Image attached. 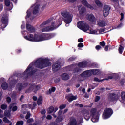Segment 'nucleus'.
I'll list each match as a JSON object with an SVG mask.
<instances>
[{
  "instance_id": "1",
  "label": "nucleus",
  "mask_w": 125,
  "mask_h": 125,
  "mask_svg": "<svg viewBox=\"0 0 125 125\" xmlns=\"http://www.w3.org/2000/svg\"><path fill=\"white\" fill-rule=\"evenodd\" d=\"M30 65H31V67H32V70L30 71H31L33 75V74L37 72V69H35L34 67L39 69H43L46 67L51 66V63L49 62L48 59L40 58L37 59L36 62H32Z\"/></svg>"
},
{
  "instance_id": "2",
  "label": "nucleus",
  "mask_w": 125,
  "mask_h": 125,
  "mask_svg": "<svg viewBox=\"0 0 125 125\" xmlns=\"http://www.w3.org/2000/svg\"><path fill=\"white\" fill-rule=\"evenodd\" d=\"M97 109L96 108H92L90 110V113L89 114V111L86 109L82 110L80 114L82 116L84 117L86 121H88L90 119V117H92L91 119L92 122L93 123H97L99 120V116L97 115L96 112Z\"/></svg>"
},
{
  "instance_id": "3",
  "label": "nucleus",
  "mask_w": 125,
  "mask_h": 125,
  "mask_svg": "<svg viewBox=\"0 0 125 125\" xmlns=\"http://www.w3.org/2000/svg\"><path fill=\"white\" fill-rule=\"evenodd\" d=\"M49 23H50V20H48L40 25L42 32H49V31H52L53 30H54V29L58 28V27L62 24V20H61V18H60L59 19L58 21H57L56 22H53L52 24V26L53 27H50V26L45 27V26H46L47 24H49Z\"/></svg>"
},
{
  "instance_id": "4",
  "label": "nucleus",
  "mask_w": 125,
  "mask_h": 125,
  "mask_svg": "<svg viewBox=\"0 0 125 125\" xmlns=\"http://www.w3.org/2000/svg\"><path fill=\"white\" fill-rule=\"evenodd\" d=\"M61 14L64 18L66 27H69V24L72 22V20H73V15L66 11L62 12Z\"/></svg>"
},
{
  "instance_id": "5",
  "label": "nucleus",
  "mask_w": 125,
  "mask_h": 125,
  "mask_svg": "<svg viewBox=\"0 0 125 125\" xmlns=\"http://www.w3.org/2000/svg\"><path fill=\"white\" fill-rule=\"evenodd\" d=\"M77 27L80 30H82V31L88 33V34H91L90 31L92 29L89 27V25L86 22L83 21H79L77 23Z\"/></svg>"
},
{
  "instance_id": "6",
  "label": "nucleus",
  "mask_w": 125,
  "mask_h": 125,
  "mask_svg": "<svg viewBox=\"0 0 125 125\" xmlns=\"http://www.w3.org/2000/svg\"><path fill=\"white\" fill-rule=\"evenodd\" d=\"M91 75H92V70H89L85 71L80 74L79 77L78 81L79 82H83V81H84V80L88 78V77H90Z\"/></svg>"
},
{
  "instance_id": "7",
  "label": "nucleus",
  "mask_w": 125,
  "mask_h": 125,
  "mask_svg": "<svg viewBox=\"0 0 125 125\" xmlns=\"http://www.w3.org/2000/svg\"><path fill=\"white\" fill-rule=\"evenodd\" d=\"M113 115V110L110 108L105 109L103 113L102 118L104 120L109 119Z\"/></svg>"
},
{
  "instance_id": "8",
  "label": "nucleus",
  "mask_w": 125,
  "mask_h": 125,
  "mask_svg": "<svg viewBox=\"0 0 125 125\" xmlns=\"http://www.w3.org/2000/svg\"><path fill=\"white\" fill-rule=\"evenodd\" d=\"M24 38L30 42H40V35L35 34L34 36L32 34H29L28 36H24Z\"/></svg>"
},
{
  "instance_id": "9",
  "label": "nucleus",
  "mask_w": 125,
  "mask_h": 125,
  "mask_svg": "<svg viewBox=\"0 0 125 125\" xmlns=\"http://www.w3.org/2000/svg\"><path fill=\"white\" fill-rule=\"evenodd\" d=\"M31 9H33V14H37L39 12V6L38 5H35L32 6L31 9L28 10L27 11V15L26 16V19H28V18H30V19H32L31 17Z\"/></svg>"
},
{
  "instance_id": "10",
  "label": "nucleus",
  "mask_w": 125,
  "mask_h": 125,
  "mask_svg": "<svg viewBox=\"0 0 125 125\" xmlns=\"http://www.w3.org/2000/svg\"><path fill=\"white\" fill-rule=\"evenodd\" d=\"M32 66V64H30L26 70L25 71V72L23 73V74L21 75L20 77L22 78V77H24V78H28L29 76H31V75H33V72H32V70H33V67Z\"/></svg>"
},
{
  "instance_id": "11",
  "label": "nucleus",
  "mask_w": 125,
  "mask_h": 125,
  "mask_svg": "<svg viewBox=\"0 0 125 125\" xmlns=\"http://www.w3.org/2000/svg\"><path fill=\"white\" fill-rule=\"evenodd\" d=\"M40 88H41V85H36L34 84H32L30 85L29 88L26 91V93H29V92H31V91H33V92H37V91L39 90Z\"/></svg>"
},
{
  "instance_id": "12",
  "label": "nucleus",
  "mask_w": 125,
  "mask_h": 125,
  "mask_svg": "<svg viewBox=\"0 0 125 125\" xmlns=\"http://www.w3.org/2000/svg\"><path fill=\"white\" fill-rule=\"evenodd\" d=\"M58 114L59 116L56 120V121L57 122H62V121H63V120L65 119V118H66L65 114H62V115H61L62 114V110H60Z\"/></svg>"
},
{
  "instance_id": "13",
  "label": "nucleus",
  "mask_w": 125,
  "mask_h": 125,
  "mask_svg": "<svg viewBox=\"0 0 125 125\" xmlns=\"http://www.w3.org/2000/svg\"><path fill=\"white\" fill-rule=\"evenodd\" d=\"M40 37V42L42 41H46L47 40H50L51 39V35L50 34H43L39 35Z\"/></svg>"
},
{
  "instance_id": "14",
  "label": "nucleus",
  "mask_w": 125,
  "mask_h": 125,
  "mask_svg": "<svg viewBox=\"0 0 125 125\" xmlns=\"http://www.w3.org/2000/svg\"><path fill=\"white\" fill-rule=\"evenodd\" d=\"M104 32H105V29H104L100 30L98 29L94 30L92 29L91 31H90V33H91L90 34L92 35H99L100 34H103Z\"/></svg>"
},
{
  "instance_id": "15",
  "label": "nucleus",
  "mask_w": 125,
  "mask_h": 125,
  "mask_svg": "<svg viewBox=\"0 0 125 125\" xmlns=\"http://www.w3.org/2000/svg\"><path fill=\"white\" fill-rule=\"evenodd\" d=\"M103 11L104 17H107L110 13V7L108 6H105L103 8Z\"/></svg>"
},
{
  "instance_id": "16",
  "label": "nucleus",
  "mask_w": 125,
  "mask_h": 125,
  "mask_svg": "<svg viewBox=\"0 0 125 125\" xmlns=\"http://www.w3.org/2000/svg\"><path fill=\"white\" fill-rule=\"evenodd\" d=\"M82 4H83L85 6V7H87V8H89V9H91V10H93V9H94L93 6L89 4L86 0H82Z\"/></svg>"
},
{
  "instance_id": "17",
  "label": "nucleus",
  "mask_w": 125,
  "mask_h": 125,
  "mask_svg": "<svg viewBox=\"0 0 125 125\" xmlns=\"http://www.w3.org/2000/svg\"><path fill=\"white\" fill-rule=\"evenodd\" d=\"M86 19L89 20V21H90V22H92V23L95 22V17H94V15H93V14H88L86 15Z\"/></svg>"
},
{
  "instance_id": "18",
  "label": "nucleus",
  "mask_w": 125,
  "mask_h": 125,
  "mask_svg": "<svg viewBox=\"0 0 125 125\" xmlns=\"http://www.w3.org/2000/svg\"><path fill=\"white\" fill-rule=\"evenodd\" d=\"M60 62L59 61H57L53 65V71L56 72L60 69Z\"/></svg>"
},
{
  "instance_id": "19",
  "label": "nucleus",
  "mask_w": 125,
  "mask_h": 125,
  "mask_svg": "<svg viewBox=\"0 0 125 125\" xmlns=\"http://www.w3.org/2000/svg\"><path fill=\"white\" fill-rule=\"evenodd\" d=\"M66 98L68 100L69 102H72L73 100H76L77 99V96H74L73 94H70L67 95L66 96Z\"/></svg>"
},
{
  "instance_id": "20",
  "label": "nucleus",
  "mask_w": 125,
  "mask_h": 125,
  "mask_svg": "<svg viewBox=\"0 0 125 125\" xmlns=\"http://www.w3.org/2000/svg\"><path fill=\"white\" fill-rule=\"evenodd\" d=\"M119 99V96L115 95V94H110L109 95V100L110 101H115Z\"/></svg>"
},
{
  "instance_id": "21",
  "label": "nucleus",
  "mask_w": 125,
  "mask_h": 125,
  "mask_svg": "<svg viewBox=\"0 0 125 125\" xmlns=\"http://www.w3.org/2000/svg\"><path fill=\"white\" fill-rule=\"evenodd\" d=\"M79 12L80 15L83 16L86 12V10L84 7H79Z\"/></svg>"
},
{
  "instance_id": "22",
  "label": "nucleus",
  "mask_w": 125,
  "mask_h": 125,
  "mask_svg": "<svg viewBox=\"0 0 125 125\" xmlns=\"http://www.w3.org/2000/svg\"><path fill=\"white\" fill-rule=\"evenodd\" d=\"M5 4L6 6H9L8 8H7L8 11H9L13 8V5L12 4H10V1L9 0H5Z\"/></svg>"
},
{
  "instance_id": "23",
  "label": "nucleus",
  "mask_w": 125,
  "mask_h": 125,
  "mask_svg": "<svg viewBox=\"0 0 125 125\" xmlns=\"http://www.w3.org/2000/svg\"><path fill=\"white\" fill-rule=\"evenodd\" d=\"M16 103H12L9 106L10 110L12 109L13 112H16L17 109H18V107L16 106Z\"/></svg>"
},
{
  "instance_id": "24",
  "label": "nucleus",
  "mask_w": 125,
  "mask_h": 125,
  "mask_svg": "<svg viewBox=\"0 0 125 125\" xmlns=\"http://www.w3.org/2000/svg\"><path fill=\"white\" fill-rule=\"evenodd\" d=\"M58 110V107H56L55 108L53 106H50L48 109V113L49 114H51V113H56Z\"/></svg>"
},
{
  "instance_id": "25",
  "label": "nucleus",
  "mask_w": 125,
  "mask_h": 125,
  "mask_svg": "<svg viewBox=\"0 0 125 125\" xmlns=\"http://www.w3.org/2000/svg\"><path fill=\"white\" fill-rule=\"evenodd\" d=\"M26 29L28 32H30V33H34V32H35V28L31 25V24H27Z\"/></svg>"
},
{
  "instance_id": "26",
  "label": "nucleus",
  "mask_w": 125,
  "mask_h": 125,
  "mask_svg": "<svg viewBox=\"0 0 125 125\" xmlns=\"http://www.w3.org/2000/svg\"><path fill=\"white\" fill-rule=\"evenodd\" d=\"M68 125H78V123L77 122L76 119L71 118L68 123Z\"/></svg>"
},
{
  "instance_id": "27",
  "label": "nucleus",
  "mask_w": 125,
  "mask_h": 125,
  "mask_svg": "<svg viewBox=\"0 0 125 125\" xmlns=\"http://www.w3.org/2000/svg\"><path fill=\"white\" fill-rule=\"evenodd\" d=\"M87 64L86 61H83L78 64V68H84L85 67H86Z\"/></svg>"
},
{
  "instance_id": "28",
  "label": "nucleus",
  "mask_w": 125,
  "mask_h": 125,
  "mask_svg": "<svg viewBox=\"0 0 125 125\" xmlns=\"http://www.w3.org/2000/svg\"><path fill=\"white\" fill-rule=\"evenodd\" d=\"M61 77H62V79L64 81H67L70 79V77L69 76V75H68V74L66 73L62 74Z\"/></svg>"
},
{
  "instance_id": "29",
  "label": "nucleus",
  "mask_w": 125,
  "mask_h": 125,
  "mask_svg": "<svg viewBox=\"0 0 125 125\" xmlns=\"http://www.w3.org/2000/svg\"><path fill=\"white\" fill-rule=\"evenodd\" d=\"M24 86L21 84V83L17 84L16 87V89L17 90H18L19 91H21V90H22L23 88H24Z\"/></svg>"
},
{
  "instance_id": "30",
  "label": "nucleus",
  "mask_w": 125,
  "mask_h": 125,
  "mask_svg": "<svg viewBox=\"0 0 125 125\" xmlns=\"http://www.w3.org/2000/svg\"><path fill=\"white\" fill-rule=\"evenodd\" d=\"M90 70L92 71V75H98L101 73V71L99 69H91Z\"/></svg>"
},
{
  "instance_id": "31",
  "label": "nucleus",
  "mask_w": 125,
  "mask_h": 125,
  "mask_svg": "<svg viewBox=\"0 0 125 125\" xmlns=\"http://www.w3.org/2000/svg\"><path fill=\"white\" fill-rule=\"evenodd\" d=\"M98 24L100 27H105V26H106V23L103 21H98Z\"/></svg>"
},
{
  "instance_id": "32",
  "label": "nucleus",
  "mask_w": 125,
  "mask_h": 125,
  "mask_svg": "<svg viewBox=\"0 0 125 125\" xmlns=\"http://www.w3.org/2000/svg\"><path fill=\"white\" fill-rule=\"evenodd\" d=\"M1 87L3 90H5L6 89H7V87H8L7 83H3L1 85Z\"/></svg>"
},
{
  "instance_id": "33",
  "label": "nucleus",
  "mask_w": 125,
  "mask_h": 125,
  "mask_svg": "<svg viewBox=\"0 0 125 125\" xmlns=\"http://www.w3.org/2000/svg\"><path fill=\"white\" fill-rule=\"evenodd\" d=\"M56 89L55 87H52L51 89H49V91L47 92V94H50L52 92H54Z\"/></svg>"
},
{
  "instance_id": "34",
  "label": "nucleus",
  "mask_w": 125,
  "mask_h": 125,
  "mask_svg": "<svg viewBox=\"0 0 125 125\" xmlns=\"http://www.w3.org/2000/svg\"><path fill=\"white\" fill-rule=\"evenodd\" d=\"M95 2L96 4H97V6H99V7H101V6H102V3H101V2H100V1L99 0H95Z\"/></svg>"
},
{
  "instance_id": "35",
  "label": "nucleus",
  "mask_w": 125,
  "mask_h": 125,
  "mask_svg": "<svg viewBox=\"0 0 125 125\" xmlns=\"http://www.w3.org/2000/svg\"><path fill=\"white\" fill-rule=\"evenodd\" d=\"M42 97H39L37 101L38 105H40L42 104Z\"/></svg>"
},
{
  "instance_id": "36",
  "label": "nucleus",
  "mask_w": 125,
  "mask_h": 125,
  "mask_svg": "<svg viewBox=\"0 0 125 125\" xmlns=\"http://www.w3.org/2000/svg\"><path fill=\"white\" fill-rule=\"evenodd\" d=\"M118 51L120 54H122L123 51H124V47L120 45L118 49Z\"/></svg>"
},
{
  "instance_id": "37",
  "label": "nucleus",
  "mask_w": 125,
  "mask_h": 125,
  "mask_svg": "<svg viewBox=\"0 0 125 125\" xmlns=\"http://www.w3.org/2000/svg\"><path fill=\"white\" fill-rule=\"evenodd\" d=\"M121 98L123 101H125V92H122L121 93Z\"/></svg>"
},
{
  "instance_id": "38",
  "label": "nucleus",
  "mask_w": 125,
  "mask_h": 125,
  "mask_svg": "<svg viewBox=\"0 0 125 125\" xmlns=\"http://www.w3.org/2000/svg\"><path fill=\"white\" fill-rule=\"evenodd\" d=\"M4 115L6 117H10V111H5Z\"/></svg>"
},
{
  "instance_id": "39",
  "label": "nucleus",
  "mask_w": 125,
  "mask_h": 125,
  "mask_svg": "<svg viewBox=\"0 0 125 125\" xmlns=\"http://www.w3.org/2000/svg\"><path fill=\"white\" fill-rule=\"evenodd\" d=\"M105 80V79H103V80H100L99 79H98V78L95 77L94 78V81L95 82H98V83H100V82H102V81H104Z\"/></svg>"
},
{
  "instance_id": "40",
  "label": "nucleus",
  "mask_w": 125,
  "mask_h": 125,
  "mask_svg": "<svg viewBox=\"0 0 125 125\" xmlns=\"http://www.w3.org/2000/svg\"><path fill=\"white\" fill-rule=\"evenodd\" d=\"M16 125H24V122L23 121H19L17 122Z\"/></svg>"
},
{
  "instance_id": "41",
  "label": "nucleus",
  "mask_w": 125,
  "mask_h": 125,
  "mask_svg": "<svg viewBox=\"0 0 125 125\" xmlns=\"http://www.w3.org/2000/svg\"><path fill=\"white\" fill-rule=\"evenodd\" d=\"M3 122H4V123H6L7 124L10 123V121H9V120L7 119V118L6 117H4L3 119Z\"/></svg>"
},
{
  "instance_id": "42",
  "label": "nucleus",
  "mask_w": 125,
  "mask_h": 125,
  "mask_svg": "<svg viewBox=\"0 0 125 125\" xmlns=\"http://www.w3.org/2000/svg\"><path fill=\"white\" fill-rule=\"evenodd\" d=\"M16 83V80H13V81H12L10 83V84H11V87H13V86H14V84Z\"/></svg>"
},
{
  "instance_id": "43",
  "label": "nucleus",
  "mask_w": 125,
  "mask_h": 125,
  "mask_svg": "<svg viewBox=\"0 0 125 125\" xmlns=\"http://www.w3.org/2000/svg\"><path fill=\"white\" fill-rule=\"evenodd\" d=\"M59 108L62 111L63 109H65L66 108V104H62Z\"/></svg>"
},
{
  "instance_id": "44",
  "label": "nucleus",
  "mask_w": 125,
  "mask_h": 125,
  "mask_svg": "<svg viewBox=\"0 0 125 125\" xmlns=\"http://www.w3.org/2000/svg\"><path fill=\"white\" fill-rule=\"evenodd\" d=\"M30 117H31V113H30V112H27V115L25 117V119L26 120H28V119H29Z\"/></svg>"
},
{
  "instance_id": "45",
  "label": "nucleus",
  "mask_w": 125,
  "mask_h": 125,
  "mask_svg": "<svg viewBox=\"0 0 125 125\" xmlns=\"http://www.w3.org/2000/svg\"><path fill=\"white\" fill-rule=\"evenodd\" d=\"M100 45L101 46L104 47L105 46V45H106V43L104 41H103L100 43Z\"/></svg>"
},
{
  "instance_id": "46",
  "label": "nucleus",
  "mask_w": 125,
  "mask_h": 125,
  "mask_svg": "<svg viewBox=\"0 0 125 125\" xmlns=\"http://www.w3.org/2000/svg\"><path fill=\"white\" fill-rule=\"evenodd\" d=\"M7 108V105H5V104H2L1 106V108L2 109V110H5V109Z\"/></svg>"
},
{
  "instance_id": "47",
  "label": "nucleus",
  "mask_w": 125,
  "mask_h": 125,
  "mask_svg": "<svg viewBox=\"0 0 125 125\" xmlns=\"http://www.w3.org/2000/svg\"><path fill=\"white\" fill-rule=\"evenodd\" d=\"M34 122V119L33 118H30L27 121V123L28 124H30V123H33Z\"/></svg>"
},
{
  "instance_id": "48",
  "label": "nucleus",
  "mask_w": 125,
  "mask_h": 125,
  "mask_svg": "<svg viewBox=\"0 0 125 125\" xmlns=\"http://www.w3.org/2000/svg\"><path fill=\"white\" fill-rule=\"evenodd\" d=\"M3 111L0 109V118H2L3 117Z\"/></svg>"
},
{
  "instance_id": "49",
  "label": "nucleus",
  "mask_w": 125,
  "mask_h": 125,
  "mask_svg": "<svg viewBox=\"0 0 125 125\" xmlns=\"http://www.w3.org/2000/svg\"><path fill=\"white\" fill-rule=\"evenodd\" d=\"M46 113V111H45V109H42L41 110V113L42 115H44Z\"/></svg>"
},
{
  "instance_id": "50",
  "label": "nucleus",
  "mask_w": 125,
  "mask_h": 125,
  "mask_svg": "<svg viewBox=\"0 0 125 125\" xmlns=\"http://www.w3.org/2000/svg\"><path fill=\"white\" fill-rule=\"evenodd\" d=\"M75 105L80 107V108H83V104H76Z\"/></svg>"
},
{
  "instance_id": "51",
  "label": "nucleus",
  "mask_w": 125,
  "mask_h": 125,
  "mask_svg": "<svg viewBox=\"0 0 125 125\" xmlns=\"http://www.w3.org/2000/svg\"><path fill=\"white\" fill-rule=\"evenodd\" d=\"M91 86H92V85H89V88L88 89V92H90V90H91V89H94V87H91Z\"/></svg>"
},
{
  "instance_id": "52",
  "label": "nucleus",
  "mask_w": 125,
  "mask_h": 125,
  "mask_svg": "<svg viewBox=\"0 0 125 125\" xmlns=\"http://www.w3.org/2000/svg\"><path fill=\"white\" fill-rule=\"evenodd\" d=\"M78 47H83V43H79L78 44Z\"/></svg>"
},
{
  "instance_id": "53",
  "label": "nucleus",
  "mask_w": 125,
  "mask_h": 125,
  "mask_svg": "<svg viewBox=\"0 0 125 125\" xmlns=\"http://www.w3.org/2000/svg\"><path fill=\"white\" fill-rule=\"evenodd\" d=\"M100 99V97H99V96H97L95 100V102H97V101H98Z\"/></svg>"
},
{
  "instance_id": "54",
  "label": "nucleus",
  "mask_w": 125,
  "mask_h": 125,
  "mask_svg": "<svg viewBox=\"0 0 125 125\" xmlns=\"http://www.w3.org/2000/svg\"><path fill=\"white\" fill-rule=\"evenodd\" d=\"M80 71H81V69H80L76 68V69L74 70V73H79V72H80Z\"/></svg>"
},
{
  "instance_id": "55",
  "label": "nucleus",
  "mask_w": 125,
  "mask_h": 125,
  "mask_svg": "<svg viewBox=\"0 0 125 125\" xmlns=\"http://www.w3.org/2000/svg\"><path fill=\"white\" fill-rule=\"evenodd\" d=\"M96 49L97 50H100V49H101V46H100V45H97L96 46Z\"/></svg>"
},
{
  "instance_id": "56",
  "label": "nucleus",
  "mask_w": 125,
  "mask_h": 125,
  "mask_svg": "<svg viewBox=\"0 0 125 125\" xmlns=\"http://www.w3.org/2000/svg\"><path fill=\"white\" fill-rule=\"evenodd\" d=\"M122 26H123V23H120V25H119L115 28V29H120V28H121Z\"/></svg>"
},
{
  "instance_id": "57",
  "label": "nucleus",
  "mask_w": 125,
  "mask_h": 125,
  "mask_svg": "<svg viewBox=\"0 0 125 125\" xmlns=\"http://www.w3.org/2000/svg\"><path fill=\"white\" fill-rule=\"evenodd\" d=\"M124 83H125V80L124 79L121 80L120 82V83L121 84V85H123V84H124Z\"/></svg>"
},
{
  "instance_id": "58",
  "label": "nucleus",
  "mask_w": 125,
  "mask_h": 125,
  "mask_svg": "<svg viewBox=\"0 0 125 125\" xmlns=\"http://www.w3.org/2000/svg\"><path fill=\"white\" fill-rule=\"evenodd\" d=\"M7 101L9 103L11 102V98L9 97H7Z\"/></svg>"
},
{
  "instance_id": "59",
  "label": "nucleus",
  "mask_w": 125,
  "mask_h": 125,
  "mask_svg": "<svg viewBox=\"0 0 125 125\" xmlns=\"http://www.w3.org/2000/svg\"><path fill=\"white\" fill-rule=\"evenodd\" d=\"M83 42V38H80L78 39V42Z\"/></svg>"
},
{
  "instance_id": "60",
  "label": "nucleus",
  "mask_w": 125,
  "mask_h": 125,
  "mask_svg": "<svg viewBox=\"0 0 125 125\" xmlns=\"http://www.w3.org/2000/svg\"><path fill=\"white\" fill-rule=\"evenodd\" d=\"M52 118V117L51 116V115H49L47 116V120H51Z\"/></svg>"
},
{
  "instance_id": "61",
  "label": "nucleus",
  "mask_w": 125,
  "mask_h": 125,
  "mask_svg": "<svg viewBox=\"0 0 125 125\" xmlns=\"http://www.w3.org/2000/svg\"><path fill=\"white\" fill-rule=\"evenodd\" d=\"M121 18L120 19L121 21L124 19V14L123 13H121Z\"/></svg>"
},
{
  "instance_id": "62",
  "label": "nucleus",
  "mask_w": 125,
  "mask_h": 125,
  "mask_svg": "<svg viewBox=\"0 0 125 125\" xmlns=\"http://www.w3.org/2000/svg\"><path fill=\"white\" fill-rule=\"evenodd\" d=\"M3 9V5L0 4V11H1Z\"/></svg>"
},
{
  "instance_id": "63",
  "label": "nucleus",
  "mask_w": 125,
  "mask_h": 125,
  "mask_svg": "<svg viewBox=\"0 0 125 125\" xmlns=\"http://www.w3.org/2000/svg\"><path fill=\"white\" fill-rule=\"evenodd\" d=\"M113 78H114V77H113V76H110L108 77V79H105L104 80H106V81H108V80H109V79H113Z\"/></svg>"
},
{
  "instance_id": "64",
  "label": "nucleus",
  "mask_w": 125,
  "mask_h": 125,
  "mask_svg": "<svg viewBox=\"0 0 125 125\" xmlns=\"http://www.w3.org/2000/svg\"><path fill=\"white\" fill-rule=\"evenodd\" d=\"M0 83H3V82H4V78H1L0 79Z\"/></svg>"
}]
</instances>
